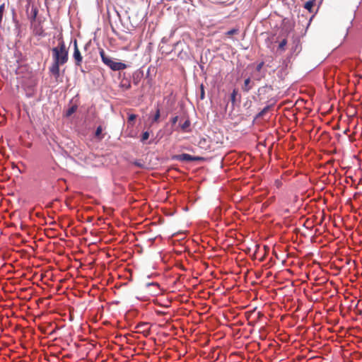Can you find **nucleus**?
Wrapping results in <instances>:
<instances>
[{
	"label": "nucleus",
	"mask_w": 362,
	"mask_h": 362,
	"mask_svg": "<svg viewBox=\"0 0 362 362\" xmlns=\"http://www.w3.org/2000/svg\"><path fill=\"white\" fill-rule=\"evenodd\" d=\"M53 65L63 66L69 60V49L63 40H59L58 45L52 48Z\"/></svg>",
	"instance_id": "obj_1"
},
{
	"label": "nucleus",
	"mask_w": 362,
	"mask_h": 362,
	"mask_svg": "<svg viewBox=\"0 0 362 362\" xmlns=\"http://www.w3.org/2000/svg\"><path fill=\"white\" fill-rule=\"evenodd\" d=\"M99 54L103 63L109 67L112 71H119L127 69L129 66V65L122 62L114 61L112 57L106 54L103 49H100Z\"/></svg>",
	"instance_id": "obj_2"
},
{
	"label": "nucleus",
	"mask_w": 362,
	"mask_h": 362,
	"mask_svg": "<svg viewBox=\"0 0 362 362\" xmlns=\"http://www.w3.org/2000/svg\"><path fill=\"white\" fill-rule=\"evenodd\" d=\"M25 13L28 21L32 25L37 20L38 14L37 7L29 0L25 5Z\"/></svg>",
	"instance_id": "obj_3"
},
{
	"label": "nucleus",
	"mask_w": 362,
	"mask_h": 362,
	"mask_svg": "<svg viewBox=\"0 0 362 362\" xmlns=\"http://www.w3.org/2000/svg\"><path fill=\"white\" fill-rule=\"evenodd\" d=\"M172 160L185 161V162H193L203 160L202 157L192 156L190 154L183 153L181 154H175L172 156Z\"/></svg>",
	"instance_id": "obj_4"
},
{
	"label": "nucleus",
	"mask_w": 362,
	"mask_h": 362,
	"mask_svg": "<svg viewBox=\"0 0 362 362\" xmlns=\"http://www.w3.org/2000/svg\"><path fill=\"white\" fill-rule=\"evenodd\" d=\"M71 42L74 45L73 58L74 59L75 66L76 67L81 66L83 62V57L78 47L77 40L76 39H74L73 40H71Z\"/></svg>",
	"instance_id": "obj_5"
},
{
	"label": "nucleus",
	"mask_w": 362,
	"mask_h": 362,
	"mask_svg": "<svg viewBox=\"0 0 362 362\" xmlns=\"http://www.w3.org/2000/svg\"><path fill=\"white\" fill-rule=\"evenodd\" d=\"M146 288L148 293L152 296H156L161 293L160 285L157 282L146 283Z\"/></svg>",
	"instance_id": "obj_6"
},
{
	"label": "nucleus",
	"mask_w": 362,
	"mask_h": 362,
	"mask_svg": "<svg viewBox=\"0 0 362 362\" xmlns=\"http://www.w3.org/2000/svg\"><path fill=\"white\" fill-rule=\"evenodd\" d=\"M60 66L59 65H53L49 67V74L51 76L54 77V79H57L60 78L61 76H64L65 70L64 69L62 71L60 70Z\"/></svg>",
	"instance_id": "obj_7"
},
{
	"label": "nucleus",
	"mask_w": 362,
	"mask_h": 362,
	"mask_svg": "<svg viewBox=\"0 0 362 362\" xmlns=\"http://www.w3.org/2000/svg\"><path fill=\"white\" fill-rule=\"evenodd\" d=\"M119 78H121L120 86L122 88L125 90H129L131 88L132 85L131 81L129 80V76H127L125 72L119 73Z\"/></svg>",
	"instance_id": "obj_8"
},
{
	"label": "nucleus",
	"mask_w": 362,
	"mask_h": 362,
	"mask_svg": "<svg viewBox=\"0 0 362 362\" xmlns=\"http://www.w3.org/2000/svg\"><path fill=\"white\" fill-rule=\"evenodd\" d=\"M269 104L267 105L259 112H258L255 117V119L261 118L274 105L276 100L274 98H271L268 100Z\"/></svg>",
	"instance_id": "obj_9"
},
{
	"label": "nucleus",
	"mask_w": 362,
	"mask_h": 362,
	"mask_svg": "<svg viewBox=\"0 0 362 362\" xmlns=\"http://www.w3.org/2000/svg\"><path fill=\"white\" fill-rule=\"evenodd\" d=\"M272 90H273V87L271 85L266 84L265 86L259 87L257 90V95L259 97V100H262L263 96L268 94Z\"/></svg>",
	"instance_id": "obj_10"
},
{
	"label": "nucleus",
	"mask_w": 362,
	"mask_h": 362,
	"mask_svg": "<svg viewBox=\"0 0 362 362\" xmlns=\"http://www.w3.org/2000/svg\"><path fill=\"white\" fill-rule=\"evenodd\" d=\"M13 23L14 24V28H13L14 35H16V36L18 37H21V33H22V30H21L22 23L18 20H15V19H14V21H13Z\"/></svg>",
	"instance_id": "obj_11"
},
{
	"label": "nucleus",
	"mask_w": 362,
	"mask_h": 362,
	"mask_svg": "<svg viewBox=\"0 0 362 362\" xmlns=\"http://www.w3.org/2000/svg\"><path fill=\"white\" fill-rule=\"evenodd\" d=\"M148 325L147 322H140L136 327L140 329V332L146 336L150 333V328L148 327Z\"/></svg>",
	"instance_id": "obj_12"
},
{
	"label": "nucleus",
	"mask_w": 362,
	"mask_h": 362,
	"mask_svg": "<svg viewBox=\"0 0 362 362\" xmlns=\"http://www.w3.org/2000/svg\"><path fill=\"white\" fill-rule=\"evenodd\" d=\"M251 79L250 77L247 78L244 81V84L242 87V90L243 92L247 93L252 89V86L250 85Z\"/></svg>",
	"instance_id": "obj_13"
},
{
	"label": "nucleus",
	"mask_w": 362,
	"mask_h": 362,
	"mask_svg": "<svg viewBox=\"0 0 362 362\" xmlns=\"http://www.w3.org/2000/svg\"><path fill=\"white\" fill-rule=\"evenodd\" d=\"M78 109V105H71V107H69L65 112L64 113V116L66 117H71L74 113H75L76 112Z\"/></svg>",
	"instance_id": "obj_14"
},
{
	"label": "nucleus",
	"mask_w": 362,
	"mask_h": 362,
	"mask_svg": "<svg viewBox=\"0 0 362 362\" xmlns=\"http://www.w3.org/2000/svg\"><path fill=\"white\" fill-rule=\"evenodd\" d=\"M238 95V90L236 88H234L230 94V101L232 103L233 108L236 104L237 102V96Z\"/></svg>",
	"instance_id": "obj_15"
},
{
	"label": "nucleus",
	"mask_w": 362,
	"mask_h": 362,
	"mask_svg": "<svg viewBox=\"0 0 362 362\" xmlns=\"http://www.w3.org/2000/svg\"><path fill=\"white\" fill-rule=\"evenodd\" d=\"M315 4V0H310L305 3L304 8L306 9L309 13L313 12V8Z\"/></svg>",
	"instance_id": "obj_16"
},
{
	"label": "nucleus",
	"mask_w": 362,
	"mask_h": 362,
	"mask_svg": "<svg viewBox=\"0 0 362 362\" xmlns=\"http://www.w3.org/2000/svg\"><path fill=\"white\" fill-rule=\"evenodd\" d=\"M191 125V122L189 119H186L183 124H180V128L183 132H189V128Z\"/></svg>",
	"instance_id": "obj_17"
},
{
	"label": "nucleus",
	"mask_w": 362,
	"mask_h": 362,
	"mask_svg": "<svg viewBox=\"0 0 362 362\" xmlns=\"http://www.w3.org/2000/svg\"><path fill=\"white\" fill-rule=\"evenodd\" d=\"M95 138L101 140L104 138V135L103 134V127L101 126H98L95 132Z\"/></svg>",
	"instance_id": "obj_18"
},
{
	"label": "nucleus",
	"mask_w": 362,
	"mask_h": 362,
	"mask_svg": "<svg viewBox=\"0 0 362 362\" xmlns=\"http://www.w3.org/2000/svg\"><path fill=\"white\" fill-rule=\"evenodd\" d=\"M35 34L37 36L44 37L45 33L42 27L40 25L35 26L34 29Z\"/></svg>",
	"instance_id": "obj_19"
},
{
	"label": "nucleus",
	"mask_w": 362,
	"mask_h": 362,
	"mask_svg": "<svg viewBox=\"0 0 362 362\" xmlns=\"http://www.w3.org/2000/svg\"><path fill=\"white\" fill-rule=\"evenodd\" d=\"M160 117V108L158 107L156 110V113L151 119V123L158 122Z\"/></svg>",
	"instance_id": "obj_20"
},
{
	"label": "nucleus",
	"mask_w": 362,
	"mask_h": 362,
	"mask_svg": "<svg viewBox=\"0 0 362 362\" xmlns=\"http://www.w3.org/2000/svg\"><path fill=\"white\" fill-rule=\"evenodd\" d=\"M287 44V40L286 39H283L279 44V47H278V49L281 51H284L285 50V46Z\"/></svg>",
	"instance_id": "obj_21"
},
{
	"label": "nucleus",
	"mask_w": 362,
	"mask_h": 362,
	"mask_svg": "<svg viewBox=\"0 0 362 362\" xmlns=\"http://www.w3.org/2000/svg\"><path fill=\"white\" fill-rule=\"evenodd\" d=\"M239 32V29L237 28H233L229 30H228L225 34L226 35H235V34H238Z\"/></svg>",
	"instance_id": "obj_22"
},
{
	"label": "nucleus",
	"mask_w": 362,
	"mask_h": 362,
	"mask_svg": "<svg viewBox=\"0 0 362 362\" xmlns=\"http://www.w3.org/2000/svg\"><path fill=\"white\" fill-rule=\"evenodd\" d=\"M299 44H300V40L298 38H296L293 40V45L291 48L292 52H295L296 51V49H298V47L299 46Z\"/></svg>",
	"instance_id": "obj_23"
},
{
	"label": "nucleus",
	"mask_w": 362,
	"mask_h": 362,
	"mask_svg": "<svg viewBox=\"0 0 362 362\" xmlns=\"http://www.w3.org/2000/svg\"><path fill=\"white\" fill-rule=\"evenodd\" d=\"M149 138V132L148 131L144 132L141 137V142L144 143Z\"/></svg>",
	"instance_id": "obj_24"
},
{
	"label": "nucleus",
	"mask_w": 362,
	"mask_h": 362,
	"mask_svg": "<svg viewBox=\"0 0 362 362\" xmlns=\"http://www.w3.org/2000/svg\"><path fill=\"white\" fill-rule=\"evenodd\" d=\"M200 100H203L205 98V90L204 84L200 85Z\"/></svg>",
	"instance_id": "obj_25"
},
{
	"label": "nucleus",
	"mask_w": 362,
	"mask_h": 362,
	"mask_svg": "<svg viewBox=\"0 0 362 362\" xmlns=\"http://www.w3.org/2000/svg\"><path fill=\"white\" fill-rule=\"evenodd\" d=\"M139 75L136 73H134L133 74V83L135 86H137L139 84Z\"/></svg>",
	"instance_id": "obj_26"
},
{
	"label": "nucleus",
	"mask_w": 362,
	"mask_h": 362,
	"mask_svg": "<svg viewBox=\"0 0 362 362\" xmlns=\"http://www.w3.org/2000/svg\"><path fill=\"white\" fill-rule=\"evenodd\" d=\"M11 14H12V21H14V19L18 20L17 16H16V9L14 8H11Z\"/></svg>",
	"instance_id": "obj_27"
},
{
	"label": "nucleus",
	"mask_w": 362,
	"mask_h": 362,
	"mask_svg": "<svg viewBox=\"0 0 362 362\" xmlns=\"http://www.w3.org/2000/svg\"><path fill=\"white\" fill-rule=\"evenodd\" d=\"M264 62H259L257 66H256V71H260L262 69V67L264 66Z\"/></svg>",
	"instance_id": "obj_28"
},
{
	"label": "nucleus",
	"mask_w": 362,
	"mask_h": 362,
	"mask_svg": "<svg viewBox=\"0 0 362 362\" xmlns=\"http://www.w3.org/2000/svg\"><path fill=\"white\" fill-rule=\"evenodd\" d=\"M178 116L171 117L170 122L172 124V125H175L177 123V122L178 121Z\"/></svg>",
	"instance_id": "obj_29"
},
{
	"label": "nucleus",
	"mask_w": 362,
	"mask_h": 362,
	"mask_svg": "<svg viewBox=\"0 0 362 362\" xmlns=\"http://www.w3.org/2000/svg\"><path fill=\"white\" fill-rule=\"evenodd\" d=\"M206 142V139H202L199 142V146L202 148H205V146H204V145L205 144Z\"/></svg>",
	"instance_id": "obj_30"
},
{
	"label": "nucleus",
	"mask_w": 362,
	"mask_h": 362,
	"mask_svg": "<svg viewBox=\"0 0 362 362\" xmlns=\"http://www.w3.org/2000/svg\"><path fill=\"white\" fill-rule=\"evenodd\" d=\"M134 165L135 166L139 167V168H143V167H144V165H143V164L141 163V161H140V160H135V161L134 162Z\"/></svg>",
	"instance_id": "obj_31"
},
{
	"label": "nucleus",
	"mask_w": 362,
	"mask_h": 362,
	"mask_svg": "<svg viewBox=\"0 0 362 362\" xmlns=\"http://www.w3.org/2000/svg\"><path fill=\"white\" fill-rule=\"evenodd\" d=\"M4 12H5V4L3 3L2 4L0 5V13H2L4 14Z\"/></svg>",
	"instance_id": "obj_32"
},
{
	"label": "nucleus",
	"mask_w": 362,
	"mask_h": 362,
	"mask_svg": "<svg viewBox=\"0 0 362 362\" xmlns=\"http://www.w3.org/2000/svg\"><path fill=\"white\" fill-rule=\"evenodd\" d=\"M281 185L282 183L279 180H275V185L276 186L277 188H279L281 186Z\"/></svg>",
	"instance_id": "obj_33"
},
{
	"label": "nucleus",
	"mask_w": 362,
	"mask_h": 362,
	"mask_svg": "<svg viewBox=\"0 0 362 362\" xmlns=\"http://www.w3.org/2000/svg\"><path fill=\"white\" fill-rule=\"evenodd\" d=\"M136 116L135 115L132 114V115H130L129 116L128 119H129V121H133V120H134L136 119Z\"/></svg>",
	"instance_id": "obj_34"
},
{
	"label": "nucleus",
	"mask_w": 362,
	"mask_h": 362,
	"mask_svg": "<svg viewBox=\"0 0 362 362\" xmlns=\"http://www.w3.org/2000/svg\"><path fill=\"white\" fill-rule=\"evenodd\" d=\"M4 15V13H0V28L2 27V21H3Z\"/></svg>",
	"instance_id": "obj_35"
},
{
	"label": "nucleus",
	"mask_w": 362,
	"mask_h": 362,
	"mask_svg": "<svg viewBox=\"0 0 362 362\" xmlns=\"http://www.w3.org/2000/svg\"><path fill=\"white\" fill-rule=\"evenodd\" d=\"M62 78H63V76H61L60 78H58L57 79H54V81L56 83H61L63 81Z\"/></svg>",
	"instance_id": "obj_36"
},
{
	"label": "nucleus",
	"mask_w": 362,
	"mask_h": 362,
	"mask_svg": "<svg viewBox=\"0 0 362 362\" xmlns=\"http://www.w3.org/2000/svg\"><path fill=\"white\" fill-rule=\"evenodd\" d=\"M313 17V16H312L310 18V19H309V21H308V23H307V26H309V25H310V21H312Z\"/></svg>",
	"instance_id": "obj_37"
},
{
	"label": "nucleus",
	"mask_w": 362,
	"mask_h": 362,
	"mask_svg": "<svg viewBox=\"0 0 362 362\" xmlns=\"http://www.w3.org/2000/svg\"><path fill=\"white\" fill-rule=\"evenodd\" d=\"M88 43H87V44H86L85 47H84V49H87V47H88Z\"/></svg>",
	"instance_id": "obj_38"
},
{
	"label": "nucleus",
	"mask_w": 362,
	"mask_h": 362,
	"mask_svg": "<svg viewBox=\"0 0 362 362\" xmlns=\"http://www.w3.org/2000/svg\"><path fill=\"white\" fill-rule=\"evenodd\" d=\"M199 67H200V69H201L202 70H203V69H204V66H203V65H199Z\"/></svg>",
	"instance_id": "obj_39"
},
{
	"label": "nucleus",
	"mask_w": 362,
	"mask_h": 362,
	"mask_svg": "<svg viewBox=\"0 0 362 362\" xmlns=\"http://www.w3.org/2000/svg\"><path fill=\"white\" fill-rule=\"evenodd\" d=\"M81 71L82 73H83V74H85V73H86V71H84V69H83L82 68L81 69Z\"/></svg>",
	"instance_id": "obj_40"
},
{
	"label": "nucleus",
	"mask_w": 362,
	"mask_h": 362,
	"mask_svg": "<svg viewBox=\"0 0 362 362\" xmlns=\"http://www.w3.org/2000/svg\"><path fill=\"white\" fill-rule=\"evenodd\" d=\"M178 57H180L182 58V52L179 53Z\"/></svg>",
	"instance_id": "obj_41"
},
{
	"label": "nucleus",
	"mask_w": 362,
	"mask_h": 362,
	"mask_svg": "<svg viewBox=\"0 0 362 362\" xmlns=\"http://www.w3.org/2000/svg\"><path fill=\"white\" fill-rule=\"evenodd\" d=\"M240 98H241V96L239 95V98H238L239 102L240 101Z\"/></svg>",
	"instance_id": "obj_42"
}]
</instances>
